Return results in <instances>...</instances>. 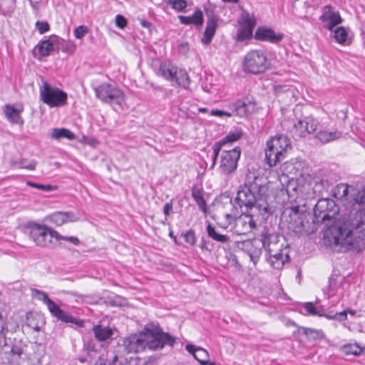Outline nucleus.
<instances>
[{
  "label": "nucleus",
  "instance_id": "nucleus-13",
  "mask_svg": "<svg viewBox=\"0 0 365 365\" xmlns=\"http://www.w3.org/2000/svg\"><path fill=\"white\" fill-rule=\"evenodd\" d=\"M278 235L275 234L263 233L261 235V243L262 247L266 250L268 254L286 251L283 249V245L279 242Z\"/></svg>",
  "mask_w": 365,
  "mask_h": 365
},
{
  "label": "nucleus",
  "instance_id": "nucleus-36",
  "mask_svg": "<svg viewBox=\"0 0 365 365\" xmlns=\"http://www.w3.org/2000/svg\"><path fill=\"white\" fill-rule=\"evenodd\" d=\"M339 44H345L347 41L348 33L344 26L337 27L331 36Z\"/></svg>",
  "mask_w": 365,
  "mask_h": 365
},
{
  "label": "nucleus",
  "instance_id": "nucleus-1",
  "mask_svg": "<svg viewBox=\"0 0 365 365\" xmlns=\"http://www.w3.org/2000/svg\"><path fill=\"white\" fill-rule=\"evenodd\" d=\"M339 208L329 198L320 199L314 208L313 222L324 224L327 235H331L336 245H349L358 252L365 250V210L351 213L347 221L338 222Z\"/></svg>",
  "mask_w": 365,
  "mask_h": 365
},
{
  "label": "nucleus",
  "instance_id": "nucleus-44",
  "mask_svg": "<svg viewBox=\"0 0 365 365\" xmlns=\"http://www.w3.org/2000/svg\"><path fill=\"white\" fill-rule=\"evenodd\" d=\"M27 185H29L30 187L38 188L39 190H42L43 191H46V192H50V191L54 190L56 188L55 186H52L50 185L38 184V183L29 182V181L27 182Z\"/></svg>",
  "mask_w": 365,
  "mask_h": 365
},
{
  "label": "nucleus",
  "instance_id": "nucleus-17",
  "mask_svg": "<svg viewBox=\"0 0 365 365\" xmlns=\"http://www.w3.org/2000/svg\"><path fill=\"white\" fill-rule=\"evenodd\" d=\"M27 346L21 341H15L10 349L9 352H6L8 362L11 364L19 365L20 361L26 355Z\"/></svg>",
  "mask_w": 365,
  "mask_h": 365
},
{
  "label": "nucleus",
  "instance_id": "nucleus-59",
  "mask_svg": "<svg viewBox=\"0 0 365 365\" xmlns=\"http://www.w3.org/2000/svg\"><path fill=\"white\" fill-rule=\"evenodd\" d=\"M190 50L189 44L187 42H182L179 45V52L182 55H187Z\"/></svg>",
  "mask_w": 365,
  "mask_h": 365
},
{
  "label": "nucleus",
  "instance_id": "nucleus-45",
  "mask_svg": "<svg viewBox=\"0 0 365 365\" xmlns=\"http://www.w3.org/2000/svg\"><path fill=\"white\" fill-rule=\"evenodd\" d=\"M239 214L237 213H226L225 215V222L224 223L221 224V227L223 228H227L233 221L235 222V219L237 218V215Z\"/></svg>",
  "mask_w": 365,
  "mask_h": 365
},
{
  "label": "nucleus",
  "instance_id": "nucleus-62",
  "mask_svg": "<svg viewBox=\"0 0 365 365\" xmlns=\"http://www.w3.org/2000/svg\"><path fill=\"white\" fill-rule=\"evenodd\" d=\"M200 364L201 365H216L214 362L210 361L209 360L203 361V362L200 361Z\"/></svg>",
  "mask_w": 365,
  "mask_h": 365
},
{
  "label": "nucleus",
  "instance_id": "nucleus-14",
  "mask_svg": "<svg viewBox=\"0 0 365 365\" xmlns=\"http://www.w3.org/2000/svg\"><path fill=\"white\" fill-rule=\"evenodd\" d=\"M242 213L235 219V232L237 235H245L255 228L256 223L250 214Z\"/></svg>",
  "mask_w": 365,
  "mask_h": 365
},
{
  "label": "nucleus",
  "instance_id": "nucleus-52",
  "mask_svg": "<svg viewBox=\"0 0 365 365\" xmlns=\"http://www.w3.org/2000/svg\"><path fill=\"white\" fill-rule=\"evenodd\" d=\"M36 27L41 34H43L49 30L48 24L44 21H37L36 23Z\"/></svg>",
  "mask_w": 365,
  "mask_h": 365
},
{
  "label": "nucleus",
  "instance_id": "nucleus-5",
  "mask_svg": "<svg viewBox=\"0 0 365 365\" xmlns=\"http://www.w3.org/2000/svg\"><path fill=\"white\" fill-rule=\"evenodd\" d=\"M29 238L41 247L53 246V239L59 237V233L46 225L30 222L27 227Z\"/></svg>",
  "mask_w": 365,
  "mask_h": 365
},
{
  "label": "nucleus",
  "instance_id": "nucleus-20",
  "mask_svg": "<svg viewBox=\"0 0 365 365\" xmlns=\"http://www.w3.org/2000/svg\"><path fill=\"white\" fill-rule=\"evenodd\" d=\"M23 106H20L16 108L11 105H6L4 108V114L6 118L12 123L22 125L24 120L20 115V113L23 111Z\"/></svg>",
  "mask_w": 365,
  "mask_h": 365
},
{
  "label": "nucleus",
  "instance_id": "nucleus-30",
  "mask_svg": "<svg viewBox=\"0 0 365 365\" xmlns=\"http://www.w3.org/2000/svg\"><path fill=\"white\" fill-rule=\"evenodd\" d=\"M234 109L231 113L239 116H245L248 112L250 107H253L251 102L247 100H237L233 104Z\"/></svg>",
  "mask_w": 365,
  "mask_h": 365
},
{
  "label": "nucleus",
  "instance_id": "nucleus-21",
  "mask_svg": "<svg viewBox=\"0 0 365 365\" xmlns=\"http://www.w3.org/2000/svg\"><path fill=\"white\" fill-rule=\"evenodd\" d=\"M342 135V133L337 129L329 131L327 129H322L318 131L315 138L322 143L326 144L339 139Z\"/></svg>",
  "mask_w": 365,
  "mask_h": 365
},
{
  "label": "nucleus",
  "instance_id": "nucleus-3",
  "mask_svg": "<svg viewBox=\"0 0 365 365\" xmlns=\"http://www.w3.org/2000/svg\"><path fill=\"white\" fill-rule=\"evenodd\" d=\"M287 149H291L290 140L285 135H279L267 142L265 160L269 167L277 165L284 158Z\"/></svg>",
  "mask_w": 365,
  "mask_h": 365
},
{
  "label": "nucleus",
  "instance_id": "nucleus-61",
  "mask_svg": "<svg viewBox=\"0 0 365 365\" xmlns=\"http://www.w3.org/2000/svg\"><path fill=\"white\" fill-rule=\"evenodd\" d=\"M141 25L143 27L148 28L150 26V23L147 21L146 20H142L141 21Z\"/></svg>",
  "mask_w": 365,
  "mask_h": 365
},
{
  "label": "nucleus",
  "instance_id": "nucleus-11",
  "mask_svg": "<svg viewBox=\"0 0 365 365\" xmlns=\"http://www.w3.org/2000/svg\"><path fill=\"white\" fill-rule=\"evenodd\" d=\"M319 19L323 27L329 31H332L335 26L342 22V18L339 11L330 5L324 6L322 8Z\"/></svg>",
  "mask_w": 365,
  "mask_h": 365
},
{
  "label": "nucleus",
  "instance_id": "nucleus-50",
  "mask_svg": "<svg viewBox=\"0 0 365 365\" xmlns=\"http://www.w3.org/2000/svg\"><path fill=\"white\" fill-rule=\"evenodd\" d=\"M296 93V90L294 88H289L284 91V95L287 98H289L291 103L295 102L297 100Z\"/></svg>",
  "mask_w": 365,
  "mask_h": 365
},
{
  "label": "nucleus",
  "instance_id": "nucleus-6",
  "mask_svg": "<svg viewBox=\"0 0 365 365\" xmlns=\"http://www.w3.org/2000/svg\"><path fill=\"white\" fill-rule=\"evenodd\" d=\"M269 65L267 53L262 50L256 49L249 51L243 61L244 70L253 74L264 72Z\"/></svg>",
  "mask_w": 365,
  "mask_h": 365
},
{
  "label": "nucleus",
  "instance_id": "nucleus-38",
  "mask_svg": "<svg viewBox=\"0 0 365 365\" xmlns=\"http://www.w3.org/2000/svg\"><path fill=\"white\" fill-rule=\"evenodd\" d=\"M7 331L6 319L0 312V346L6 345V334Z\"/></svg>",
  "mask_w": 365,
  "mask_h": 365
},
{
  "label": "nucleus",
  "instance_id": "nucleus-41",
  "mask_svg": "<svg viewBox=\"0 0 365 365\" xmlns=\"http://www.w3.org/2000/svg\"><path fill=\"white\" fill-rule=\"evenodd\" d=\"M168 4L177 11H183L187 7V1L185 0H168Z\"/></svg>",
  "mask_w": 365,
  "mask_h": 365
},
{
  "label": "nucleus",
  "instance_id": "nucleus-46",
  "mask_svg": "<svg viewBox=\"0 0 365 365\" xmlns=\"http://www.w3.org/2000/svg\"><path fill=\"white\" fill-rule=\"evenodd\" d=\"M65 220L67 222H75L79 220V215L73 211L64 212Z\"/></svg>",
  "mask_w": 365,
  "mask_h": 365
},
{
  "label": "nucleus",
  "instance_id": "nucleus-57",
  "mask_svg": "<svg viewBox=\"0 0 365 365\" xmlns=\"http://www.w3.org/2000/svg\"><path fill=\"white\" fill-rule=\"evenodd\" d=\"M173 199H172L170 202H167L164 205L163 213L165 215V220H167V217L170 215L171 210H173Z\"/></svg>",
  "mask_w": 365,
  "mask_h": 365
},
{
  "label": "nucleus",
  "instance_id": "nucleus-40",
  "mask_svg": "<svg viewBox=\"0 0 365 365\" xmlns=\"http://www.w3.org/2000/svg\"><path fill=\"white\" fill-rule=\"evenodd\" d=\"M338 277L331 275L329 279L328 294L329 297L334 296L337 293Z\"/></svg>",
  "mask_w": 365,
  "mask_h": 365
},
{
  "label": "nucleus",
  "instance_id": "nucleus-32",
  "mask_svg": "<svg viewBox=\"0 0 365 365\" xmlns=\"http://www.w3.org/2000/svg\"><path fill=\"white\" fill-rule=\"evenodd\" d=\"M255 26V21L252 18H247L245 20L243 27L239 33V38L241 40L249 38L252 35L253 29Z\"/></svg>",
  "mask_w": 365,
  "mask_h": 365
},
{
  "label": "nucleus",
  "instance_id": "nucleus-47",
  "mask_svg": "<svg viewBox=\"0 0 365 365\" xmlns=\"http://www.w3.org/2000/svg\"><path fill=\"white\" fill-rule=\"evenodd\" d=\"M184 240L185 241L190 244V245H195L196 242V237L195 235V232L192 230H190L187 232H186L184 235Z\"/></svg>",
  "mask_w": 365,
  "mask_h": 365
},
{
  "label": "nucleus",
  "instance_id": "nucleus-24",
  "mask_svg": "<svg viewBox=\"0 0 365 365\" xmlns=\"http://www.w3.org/2000/svg\"><path fill=\"white\" fill-rule=\"evenodd\" d=\"M260 242L261 241H249L247 242L245 245L246 252L250 256V259L254 263V264L257 263L262 255V250L259 247Z\"/></svg>",
  "mask_w": 365,
  "mask_h": 365
},
{
  "label": "nucleus",
  "instance_id": "nucleus-10",
  "mask_svg": "<svg viewBox=\"0 0 365 365\" xmlns=\"http://www.w3.org/2000/svg\"><path fill=\"white\" fill-rule=\"evenodd\" d=\"M143 337L145 339V346L151 350L162 349L165 345L173 346L175 339L168 333L157 331L151 335L144 334Z\"/></svg>",
  "mask_w": 365,
  "mask_h": 365
},
{
  "label": "nucleus",
  "instance_id": "nucleus-42",
  "mask_svg": "<svg viewBox=\"0 0 365 365\" xmlns=\"http://www.w3.org/2000/svg\"><path fill=\"white\" fill-rule=\"evenodd\" d=\"M51 220L57 226L66 223L64 212H56L51 216Z\"/></svg>",
  "mask_w": 365,
  "mask_h": 365
},
{
  "label": "nucleus",
  "instance_id": "nucleus-43",
  "mask_svg": "<svg viewBox=\"0 0 365 365\" xmlns=\"http://www.w3.org/2000/svg\"><path fill=\"white\" fill-rule=\"evenodd\" d=\"M304 120L308 134L314 133L317 128V120L312 116L305 117Z\"/></svg>",
  "mask_w": 365,
  "mask_h": 365
},
{
  "label": "nucleus",
  "instance_id": "nucleus-28",
  "mask_svg": "<svg viewBox=\"0 0 365 365\" xmlns=\"http://www.w3.org/2000/svg\"><path fill=\"white\" fill-rule=\"evenodd\" d=\"M202 188L195 185L192 188V197L199 207V209L204 213H207V203L204 197Z\"/></svg>",
  "mask_w": 365,
  "mask_h": 365
},
{
  "label": "nucleus",
  "instance_id": "nucleus-19",
  "mask_svg": "<svg viewBox=\"0 0 365 365\" xmlns=\"http://www.w3.org/2000/svg\"><path fill=\"white\" fill-rule=\"evenodd\" d=\"M217 16L210 14L207 16L205 30L201 38V42L205 45H209L212 42V38L215 34L218 22Z\"/></svg>",
  "mask_w": 365,
  "mask_h": 365
},
{
  "label": "nucleus",
  "instance_id": "nucleus-63",
  "mask_svg": "<svg viewBox=\"0 0 365 365\" xmlns=\"http://www.w3.org/2000/svg\"><path fill=\"white\" fill-rule=\"evenodd\" d=\"M314 331L313 329H305L304 330V334H311L312 333H313Z\"/></svg>",
  "mask_w": 365,
  "mask_h": 365
},
{
  "label": "nucleus",
  "instance_id": "nucleus-26",
  "mask_svg": "<svg viewBox=\"0 0 365 365\" xmlns=\"http://www.w3.org/2000/svg\"><path fill=\"white\" fill-rule=\"evenodd\" d=\"M289 215L292 219L294 220V223L297 224L296 225H294V223L291 222L289 225V228L292 229L295 232H302L304 230V222L302 217V214L299 213V207H291Z\"/></svg>",
  "mask_w": 365,
  "mask_h": 365
},
{
  "label": "nucleus",
  "instance_id": "nucleus-31",
  "mask_svg": "<svg viewBox=\"0 0 365 365\" xmlns=\"http://www.w3.org/2000/svg\"><path fill=\"white\" fill-rule=\"evenodd\" d=\"M234 109L231 113L239 116H245L248 112L250 107H253L251 102L247 100H237L233 104Z\"/></svg>",
  "mask_w": 365,
  "mask_h": 365
},
{
  "label": "nucleus",
  "instance_id": "nucleus-25",
  "mask_svg": "<svg viewBox=\"0 0 365 365\" xmlns=\"http://www.w3.org/2000/svg\"><path fill=\"white\" fill-rule=\"evenodd\" d=\"M178 19L181 24L185 25L194 24L198 29L202 27L204 21L203 14L200 9L196 10L192 16H179Z\"/></svg>",
  "mask_w": 365,
  "mask_h": 365
},
{
  "label": "nucleus",
  "instance_id": "nucleus-23",
  "mask_svg": "<svg viewBox=\"0 0 365 365\" xmlns=\"http://www.w3.org/2000/svg\"><path fill=\"white\" fill-rule=\"evenodd\" d=\"M269 263L274 269H279L282 268L284 263L289 260V256L287 251L276 252L275 253H270Z\"/></svg>",
  "mask_w": 365,
  "mask_h": 365
},
{
  "label": "nucleus",
  "instance_id": "nucleus-2",
  "mask_svg": "<svg viewBox=\"0 0 365 365\" xmlns=\"http://www.w3.org/2000/svg\"><path fill=\"white\" fill-rule=\"evenodd\" d=\"M267 187L259 184L257 178L247 176L243 185L239 187L235 202L241 209V213L249 212L255 207L261 215L270 212L267 203Z\"/></svg>",
  "mask_w": 365,
  "mask_h": 365
},
{
  "label": "nucleus",
  "instance_id": "nucleus-27",
  "mask_svg": "<svg viewBox=\"0 0 365 365\" xmlns=\"http://www.w3.org/2000/svg\"><path fill=\"white\" fill-rule=\"evenodd\" d=\"M178 67L170 61H163L159 67V74L168 81H173V77Z\"/></svg>",
  "mask_w": 365,
  "mask_h": 365
},
{
  "label": "nucleus",
  "instance_id": "nucleus-16",
  "mask_svg": "<svg viewBox=\"0 0 365 365\" xmlns=\"http://www.w3.org/2000/svg\"><path fill=\"white\" fill-rule=\"evenodd\" d=\"M123 346L128 353H136L145 349V339L143 335L132 334L123 339Z\"/></svg>",
  "mask_w": 365,
  "mask_h": 365
},
{
  "label": "nucleus",
  "instance_id": "nucleus-53",
  "mask_svg": "<svg viewBox=\"0 0 365 365\" xmlns=\"http://www.w3.org/2000/svg\"><path fill=\"white\" fill-rule=\"evenodd\" d=\"M115 24L118 27L123 29L127 25V20L124 16L118 14L115 16Z\"/></svg>",
  "mask_w": 365,
  "mask_h": 365
},
{
  "label": "nucleus",
  "instance_id": "nucleus-49",
  "mask_svg": "<svg viewBox=\"0 0 365 365\" xmlns=\"http://www.w3.org/2000/svg\"><path fill=\"white\" fill-rule=\"evenodd\" d=\"M56 240L57 241L65 240V241L69 242L71 244L76 245V246L80 245V240L76 237H73V236L67 237V236H63L61 234H59V237H56Z\"/></svg>",
  "mask_w": 365,
  "mask_h": 365
},
{
  "label": "nucleus",
  "instance_id": "nucleus-60",
  "mask_svg": "<svg viewBox=\"0 0 365 365\" xmlns=\"http://www.w3.org/2000/svg\"><path fill=\"white\" fill-rule=\"evenodd\" d=\"M339 191L342 192L341 197H346L349 195V186L346 185H340L338 186Z\"/></svg>",
  "mask_w": 365,
  "mask_h": 365
},
{
  "label": "nucleus",
  "instance_id": "nucleus-56",
  "mask_svg": "<svg viewBox=\"0 0 365 365\" xmlns=\"http://www.w3.org/2000/svg\"><path fill=\"white\" fill-rule=\"evenodd\" d=\"M210 115H217V116H220V117L223 116V115L231 117L233 115V113L216 109V110H212L210 112Z\"/></svg>",
  "mask_w": 365,
  "mask_h": 365
},
{
  "label": "nucleus",
  "instance_id": "nucleus-7",
  "mask_svg": "<svg viewBox=\"0 0 365 365\" xmlns=\"http://www.w3.org/2000/svg\"><path fill=\"white\" fill-rule=\"evenodd\" d=\"M39 93L41 100L51 108L61 107L67 103V93L57 87L51 86L46 81L43 82Z\"/></svg>",
  "mask_w": 365,
  "mask_h": 365
},
{
  "label": "nucleus",
  "instance_id": "nucleus-22",
  "mask_svg": "<svg viewBox=\"0 0 365 365\" xmlns=\"http://www.w3.org/2000/svg\"><path fill=\"white\" fill-rule=\"evenodd\" d=\"M59 38L56 36H50L48 39L41 41L36 46L41 56H47L54 50V45L59 41Z\"/></svg>",
  "mask_w": 365,
  "mask_h": 365
},
{
  "label": "nucleus",
  "instance_id": "nucleus-18",
  "mask_svg": "<svg viewBox=\"0 0 365 365\" xmlns=\"http://www.w3.org/2000/svg\"><path fill=\"white\" fill-rule=\"evenodd\" d=\"M282 38V34H277L272 29L265 26L259 27L255 34V38L256 40L272 43L279 42Z\"/></svg>",
  "mask_w": 365,
  "mask_h": 365
},
{
  "label": "nucleus",
  "instance_id": "nucleus-64",
  "mask_svg": "<svg viewBox=\"0 0 365 365\" xmlns=\"http://www.w3.org/2000/svg\"><path fill=\"white\" fill-rule=\"evenodd\" d=\"M225 2L237 3L238 0H223Z\"/></svg>",
  "mask_w": 365,
  "mask_h": 365
},
{
  "label": "nucleus",
  "instance_id": "nucleus-33",
  "mask_svg": "<svg viewBox=\"0 0 365 365\" xmlns=\"http://www.w3.org/2000/svg\"><path fill=\"white\" fill-rule=\"evenodd\" d=\"M206 230L208 237L212 240L220 243H227L230 242V237L226 235H222L218 232L211 223H207Z\"/></svg>",
  "mask_w": 365,
  "mask_h": 365
},
{
  "label": "nucleus",
  "instance_id": "nucleus-12",
  "mask_svg": "<svg viewBox=\"0 0 365 365\" xmlns=\"http://www.w3.org/2000/svg\"><path fill=\"white\" fill-rule=\"evenodd\" d=\"M92 331L95 339L101 342L114 339L117 329L114 326H107L103 322H100L93 327Z\"/></svg>",
  "mask_w": 365,
  "mask_h": 365
},
{
  "label": "nucleus",
  "instance_id": "nucleus-37",
  "mask_svg": "<svg viewBox=\"0 0 365 365\" xmlns=\"http://www.w3.org/2000/svg\"><path fill=\"white\" fill-rule=\"evenodd\" d=\"M342 352L346 355L359 356L362 351L363 349L357 344H347L341 347Z\"/></svg>",
  "mask_w": 365,
  "mask_h": 365
},
{
  "label": "nucleus",
  "instance_id": "nucleus-58",
  "mask_svg": "<svg viewBox=\"0 0 365 365\" xmlns=\"http://www.w3.org/2000/svg\"><path fill=\"white\" fill-rule=\"evenodd\" d=\"M304 309H306L307 312L311 315H317V312L316 311V309L312 302H307L304 304Z\"/></svg>",
  "mask_w": 365,
  "mask_h": 365
},
{
  "label": "nucleus",
  "instance_id": "nucleus-15",
  "mask_svg": "<svg viewBox=\"0 0 365 365\" xmlns=\"http://www.w3.org/2000/svg\"><path fill=\"white\" fill-rule=\"evenodd\" d=\"M242 136V133L240 131H235L232 133H228L225 137H224L220 141H217L214 143L212 146L213 150V156H212V163L211 165V168H213L216 164L217 158L220 153L222 147L227 143H232L238 140Z\"/></svg>",
  "mask_w": 365,
  "mask_h": 365
},
{
  "label": "nucleus",
  "instance_id": "nucleus-29",
  "mask_svg": "<svg viewBox=\"0 0 365 365\" xmlns=\"http://www.w3.org/2000/svg\"><path fill=\"white\" fill-rule=\"evenodd\" d=\"M185 349L190 353L192 354L194 358L199 361H207L209 359V354L207 351L201 347H195L192 344H187L185 346Z\"/></svg>",
  "mask_w": 365,
  "mask_h": 365
},
{
  "label": "nucleus",
  "instance_id": "nucleus-54",
  "mask_svg": "<svg viewBox=\"0 0 365 365\" xmlns=\"http://www.w3.org/2000/svg\"><path fill=\"white\" fill-rule=\"evenodd\" d=\"M355 200L359 204L365 205V187L357 192Z\"/></svg>",
  "mask_w": 365,
  "mask_h": 365
},
{
  "label": "nucleus",
  "instance_id": "nucleus-4",
  "mask_svg": "<svg viewBox=\"0 0 365 365\" xmlns=\"http://www.w3.org/2000/svg\"><path fill=\"white\" fill-rule=\"evenodd\" d=\"M31 292L32 296L38 300L43 302L46 305L51 314L58 320L65 323L73 324L78 327L84 326L83 320L78 319L63 310L55 302L48 297L46 292L36 289H32Z\"/></svg>",
  "mask_w": 365,
  "mask_h": 365
},
{
  "label": "nucleus",
  "instance_id": "nucleus-9",
  "mask_svg": "<svg viewBox=\"0 0 365 365\" xmlns=\"http://www.w3.org/2000/svg\"><path fill=\"white\" fill-rule=\"evenodd\" d=\"M241 150L236 147L230 150H222L220 153L219 170L223 175L233 173L237 167Z\"/></svg>",
  "mask_w": 365,
  "mask_h": 365
},
{
  "label": "nucleus",
  "instance_id": "nucleus-8",
  "mask_svg": "<svg viewBox=\"0 0 365 365\" xmlns=\"http://www.w3.org/2000/svg\"><path fill=\"white\" fill-rule=\"evenodd\" d=\"M96 97L102 102L122 106L125 98L123 92L117 87L103 83L95 88Z\"/></svg>",
  "mask_w": 365,
  "mask_h": 365
},
{
  "label": "nucleus",
  "instance_id": "nucleus-48",
  "mask_svg": "<svg viewBox=\"0 0 365 365\" xmlns=\"http://www.w3.org/2000/svg\"><path fill=\"white\" fill-rule=\"evenodd\" d=\"M88 29L86 26H79L74 30L75 37L78 39L82 38L87 33Z\"/></svg>",
  "mask_w": 365,
  "mask_h": 365
},
{
  "label": "nucleus",
  "instance_id": "nucleus-39",
  "mask_svg": "<svg viewBox=\"0 0 365 365\" xmlns=\"http://www.w3.org/2000/svg\"><path fill=\"white\" fill-rule=\"evenodd\" d=\"M294 132L299 137H305L307 133V127L305 125L304 118L299 120L297 123L294 124Z\"/></svg>",
  "mask_w": 365,
  "mask_h": 365
},
{
  "label": "nucleus",
  "instance_id": "nucleus-35",
  "mask_svg": "<svg viewBox=\"0 0 365 365\" xmlns=\"http://www.w3.org/2000/svg\"><path fill=\"white\" fill-rule=\"evenodd\" d=\"M51 137L53 139L58 140L63 138L73 140L75 139V134L70 131L69 130L61 128H54L51 133Z\"/></svg>",
  "mask_w": 365,
  "mask_h": 365
},
{
  "label": "nucleus",
  "instance_id": "nucleus-51",
  "mask_svg": "<svg viewBox=\"0 0 365 365\" xmlns=\"http://www.w3.org/2000/svg\"><path fill=\"white\" fill-rule=\"evenodd\" d=\"M36 166V162L32 160L28 163H26L24 160H22L19 163V168L23 169H26L29 170H34Z\"/></svg>",
  "mask_w": 365,
  "mask_h": 365
},
{
  "label": "nucleus",
  "instance_id": "nucleus-55",
  "mask_svg": "<svg viewBox=\"0 0 365 365\" xmlns=\"http://www.w3.org/2000/svg\"><path fill=\"white\" fill-rule=\"evenodd\" d=\"M329 319H336L338 321H344L346 319L347 311H343L341 312L336 313L331 317H328Z\"/></svg>",
  "mask_w": 365,
  "mask_h": 365
},
{
  "label": "nucleus",
  "instance_id": "nucleus-34",
  "mask_svg": "<svg viewBox=\"0 0 365 365\" xmlns=\"http://www.w3.org/2000/svg\"><path fill=\"white\" fill-rule=\"evenodd\" d=\"M173 81H175L178 86L185 88H187L190 84V78L187 72L178 68L174 75Z\"/></svg>",
  "mask_w": 365,
  "mask_h": 365
}]
</instances>
